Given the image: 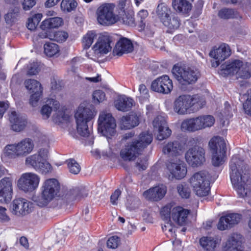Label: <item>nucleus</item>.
<instances>
[{
  "instance_id": "cd10ccee",
  "label": "nucleus",
  "mask_w": 251,
  "mask_h": 251,
  "mask_svg": "<svg viewBox=\"0 0 251 251\" xmlns=\"http://www.w3.org/2000/svg\"><path fill=\"white\" fill-rule=\"evenodd\" d=\"M9 118L11 124V128L14 131H20L24 129L26 125V119L25 117L18 115L15 111L11 113Z\"/></svg>"
},
{
  "instance_id": "7c9ffc66",
  "label": "nucleus",
  "mask_w": 251,
  "mask_h": 251,
  "mask_svg": "<svg viewBox=\"0 0 251 251\" xmlns=\"http://www.w3.org/2000/svg\"><path fill=\"white\" fill-rule=\"evenodd\" d=\"M139 123V117L132 114L122 117L120 120V126L123 129H130L137 126Z\"/></svg>"
},
{
  "instance_id": "f257e3e1",
  "label": "nucleus",
  "mask_w": 251,
  "mask_h": 251,
  "mask_svg": "<svg viewBox=\"0 0 251 251\" xmlns=\"http://www.w3.org/2000/svg\"><path fill=\"white\" fill-rule=\"evenodd\" d=\"M230 177L233 187L240 198L249 196L251 187L247 183L251 170L237 155L232 157L230 163Z\"/></svg>"
},
{
  "instance_id": "a878e982",
  "label": "nucleus",
  "mask_w": 251,
  "mask_h": 251,
  "mask_svg": "<svg viewBox=\"0 0 251 251\" xmlns=\"http://www.w3.org/2000/svg\"><path fill=\"white\" fill-rule=\"evenodd\" d=\"M166 192V187L162 185L150 188L144 192L143 195L145 198L149 200L158 201L164 197Z\"/></svg>"
},
{
  "instance_id": "5701e85b",
  "label": "nucleus",
  "mask_w": 251,
  "mask_h": 251,
  "mask_svg": "<svg viewBox=\"0 0 251 251\" xmlns=\"http://www.w3.org/2000/svg\"><path fill=\"white\" fill-rule=\"evenodd\" d=\"M183 150V146L178 141L168 142L164 146L162 150L163 153L170 157L180 155Z\"/></svg>"
},
{
  "instance_id": "bb28decb",
  "label": "nucleus",
  "mask_w": 251,
  "mask_h": 251,
  "mask_svg": "<svg viewBox=\"0 0 251 251\" xmlns=\"http://www.w3.org/2000/svg\"><path fill=\"white\" fill-rule=\"evenodd\" d=\"M244 63V62L241 60H234L227 65H222L219 73L224 76L229 75H236Z\"/></svg>"
},
{
  "instance_id": "37998d69",
  "label": "nucleus",
  "mask_w": 251,
  "mask_h": 251,
  "mask_svg": "<svg viewBox=\"0 0 251 251\" xmlns=\"http://www.w3.org/2000/svg\"><path fill=\"white\" fill-rule=\"evenodd\" d=\"M212 153V163L216 167L219 166L224 162L226 151H211Z\"/></svg>"
},
{
  "instance_id": "39448f33",
  "label": "nucleus",
  "mask_w": 251,
  "mask_h": 251,
  "mask_svg": "<svg viewBox=\"0 0 251 251\" xmlns=\"http://www.w3.org/2000/svg\"><path fill=\"white\" fill-rule=\"evenodd\" d=\"M174 77L182 85L195 83L200 77L199 70L194 67L175 65L172 70Z\"/></svg>"
},
{
  "instance_id": "393cba45",
  "label": "nucleus",
  "mask_w": 251,
  "mask_h": 251,
  "mask_svg": "<svg viewBox=\"0 0 251 251\" xmlns=\"http://www.w3.org/2000/svg\"><path fill=\"white\" fill-rule=\"evenodd\" d=\"M231 54V50L229 46L223 43L218 48H214L210 52V57L215 60L223 61L228 57Z\"/></svg>"
},
{
  "instance_id": "f3484780",
  "label": "nucleus",
  "mask_w": 251,
  "mask_h": 251,
  "mask_svg": "<svg viewBox=\"0 0 251 251\" xmlns=\"http://www.w3.org/2000/svg\"><path fill=\"white\" fill-rule=\"evenodd\" d=\"M154 131L157 132V139L161 141L168 138L172 131L169 128L165 115H157L152 121Z\"/></svg>"
},
{
  "instance_id": "79ce46f5",
  "label": "nucleus",
  "mask_w": 251,
  "mask_h": 251,
  "mask_svg": "<svg viewBox=\"0 0 251 251\" xmlns=\"http://www.w3.org/2000/svg\"><path fill=\"white\" fill-rule=\"evenodd\" d=\"M251 64L247 62H244L236 75L238 78L248 79L251 76Z\"/></svg>"
},
{
  "instance_id": "338daca9",
  "label": "nucleus",
  "mask_w": 251,
  "mask_h": 251,
  "mask_svg": "<svg viewBox=\"0 0 251 251\" xmlns=\"http://www.w3.org/2000/svg\"><path fill=\"white\" fill-rule=\"evenodd\" d=\"M121 194V191L119 190H116L111 195L110 197V201L113 205L117 204V200Z\"/></svg>"
},
{
  "instance_id": "f03ea898",
  "label": "nucleus",
  "mask_w": 251,
  "mask_h": 251,
  "mask_svg": "<svg viewBox=\"0 0 251 251\" xmlns=\"http://www.w3.org/2000/svg\"><path fill=\"white\" fill-rule=\"evenodd\" d=\"M152 135L148 132L141 133L138 139L127 144L121 151V156L125 160H133L152 141Z\"/></svg>"
},
{
  "instance_id": "e2e57ef3",
  "label": "nucleus",
  "mask_w": 251,
  "mask_h": 251,
  "mask_svg": "<svg viewBox=\"0 0 251 251\" xmlns=\"http://www.w3.org/2000/svg\"><path fill=\"white\" fill-rule=\"evenodd\" d=\"M7 209L1 206H0V223H6L10 221V218L6 214Z\"/></svg>"
},
{
  "instance_id": "6ab92c4d",
  "label": "nucleus",
  "mask_w": 251,
  "mask_h": 251,
  "mask_svg": "<svg viewBox=\"0 0 251 251\" xmlns=\"http://www.w3.org/2000/svg\"><path fill=\"white\" fill-rule=\"evenodd\" d=\"M12 196V181L9 177H4L0 180V202L7 203Z\"/></svg>"
},
{
  "instance_id": "412c9836",
  "label": "nucleus",
  "mask_w": 251,
  "mask_h": 251,
  "mask_svg": "<svg viewBox=\"0 0 251 251\" xmlns=\"http://www.w3.org/2000/svg\"><path fill=\"white\" fill-rule=\"evenodd\" d=\"M12 212L16 215H25L29 213L32 204L26 200L19 198L12 202Z\"/></svg>"
},
{
  "instance_id": "774afa93",
  "label": "nucleus",
  "mask_w": 251,
  "mask_h": 251,
  "mask_svg": "<svg viewBox=\"0 0 251 251\" xmlns=\"http://www.w3.org/2000/svg\"><path fill=\"white\" fill-rule=\"evenodd\" d=\"M36 4V1H23L22 5L24 10H29Z\"/></svg>"
},
{
  "instance_id": "a19ab883",
  "label": "nucleus",
  "mask_w": 251,
  "mask_h": 251,
  "mask_svg": "<svg viewBox=\"0 0 251 251\" xmlns=\"http://www.w3.org/2000/svg\"><path fill=\"white\" fill-rule=\"evenodd\" d=\"M25 88L30 93L43 91V88L40 83L36 80L29 79L25 80L24 82Z\"/></svg>"
},
{
  "instance_id": "2f4dec72",
  "label": "nucleus",
  "mask_w": 251,
  "mask_h": 251,
  "mask_svg": "<svg viewBox=\"0 0 251 251\" xmlns=\"http://www.w3.org/2000/svg\"><path fill=\"white\" fill-rule=\"evenodd\" d=\"M86 191L83 188H75L67 192L65 198L69 201H79L87 196Z\"/></svg>"
},
{
  "instance_id": "20e7f679",
  "label": "nucleus",
  "mask_w": 251,
  "mask_h": 251,
  "mask_svg": "<svg viewBox=\"0 0 251 251\" xmlns=\"http://www.w3.org/2000/svg\"><path fill=\"white\" fill-rule=\"evenodd\" d=\"M210 174L202 171L194 173L189 178V182L196 195L201 197L207 196L210 192Z\"/></svg>"
},
{
  "instance_id": "052dcab7",
  "label": "nucleus",
  "mask_w": 251,
  "mask_h": 251,
  "mask_svg": "<svg viewBox=\"0 0 251 251\" xmlns=\"http://www.w3.org/2000/svg\"><path fill=\"white\" fill-rule=\"evenodd\" d=\"M105 95L104 93L100 90H97L94 91L93 94V98L95 102L99 103L103 101L105 99Z\"/></svg>"
},
{
  "instance_id": "8fccbe9b",
  "label": "nucleus",
  "mask_w": 251,
  "mask_h": 251,
  "mask_svg": "<svg viewBox=\"0 0 251 251\" xmlns=\"http://www.w3.org/2000/svg\"><path fill=\"white\" fill-rule=\"evenodd\" d=\"M50 37L51 40H54L57 42H63L65 41L68 38V34L67 32L63 31H57L52 32Z\"/></svg>"
},
{
  "instance_id": "aec40b11",
  "label": "nucleus",
  "mask_w": 251,
  "mask_h": 251,
  "mask_svg": "<svg viewBox=\"0 0 251 251\" xmlns=\"http://www.w3.org/2000/svg\"><path fill=\"white\" fill-rule=\"evenodd\" d=\"M242 215L237 213H231L221 217L217 227L219 230H224L238 224L241 221Z\"/></svg>"
},
{
  "instance_id": "c03bdc74",
  "label": "nucleus",
  "mask_w": 251,
  "mask_h": 251,
  "mask_svg": "<svg viewBox=\"0 0 251 251\" xmlns=\"http://www.w3.org/2000/svg\"><path fill=\"white\" fill-rule=\"evenodd\" d=\"M97 37V34L95 30L88 31L83 36L82 44L84 49H88L94 42V40Z\"/></svg>"
},
{
  "instance_id": "423d86ee",
  "label": "nucleus",
  "mask_w": 251,
  "mask_h": 251,
  "mask_svg": "<svg viewBox=\"0 0 251 251\" xmlns=\"http://www.w3.org/2000/svg\"><path fill=\"white\" fill-rule=\"evenodd\" d=\"M59 189V184L57 179L50 178L46 180L42 187L41 195L35 198V202L41 207L47 205L57 195Z\"/></svg>"
},
{
  "instance_id": "9d476101",
  "label": "nucleus",
  "mask_w": 251,
  "mask_h": 251,
  "mask_svg": "<svg viewBox=\"0 0 251 251\" xmlns=\"http://www.w3.org/2000/svg\"><path fill=\"white\" fill-rule=\"evenodd\" d=\"M215 119L211 115H203L183 121L181 125L182 131H195L213 126Z\"/></svg>"
},
{
  "instance_id": "473e14b6",
  "label": "nucleus",
  "mask_w": 251,
  "mask_h": 251,
  "mask_svg": "<svg viewBox=\"0 0 251 251\" xmlns=\"http://www.w3.org/2000/svg\"><path fill=\"white\" fill-rule=\"evenodd\" d=\"M54 104V110H57L60 106L59 102L54 99H48L46 100L45 104L42 106L41 109V114L44 119H48L53 110L50 107L48 106V104Z\"/></svg>"
},
{
  "instance_id": "2eb2a0df",
  "label": "nucleus",
  "mask_w": 251,
  "mask_h": 251,
  "mask_svg": "<svg viewBox=\"0 0 251 251\" xmlns=\"http://www.w3.org/2000/svg\"><path fill=\"white\" fill-rule=\"evenodd\" d=\"M185 157L187 162L191 166H199L205 161V150L201 147L194 146L186 151Z\"/></svg>"
},
{
  "instance_id": "ddd939ff",
  "label": "nucleus",
  "mask_w": 251,
  "mask_h": 251,
  "mask_svg": "<svg viewBox=\"0 0 251 251\" xmlns=\"http://www.w3.org/2000/svg\"><path fill=\"white\" fill-rule=\"evenodd\" d=\"M118 35L108 32H103L100 34L97 43L93 47V50L97 55L107 54L112 49L113 45Z\"/></svg>"
},
{
  "instance_id": "72a5a7b5",
  "label": "nucleus",
  "mask_w": 251,
  "mask_h": 251,
  "mask_svg": "<svg viewBox=\"0 0 251 251\" xmlns=\"http://www.w3.org/2000/svg\"><path fill=\"white\" fill-rule=\"evenodd\" d=\"M209 146L211 151H226V144L224 139L219 136H215L211 139Z\"/></svg>"
},
{
  "instance_id": "680f3d73",
  "label": "nucleus",
  "mask_w": 251,
  "mask_h": 251,
  "mask_svg": "<svg viewBox=\"0 0 251 251\" xmlns=\"http://www.w3.org/2000/svg\"><path fill=\"white\" fill-rule=\"evenodd\" d=\"M139 91L140 92V96L139 97L141 100L148 99L149 97V91L144 84H141L139 85Z\"/></svg>"
},
{
  "instance_id": "1a4fd4ad",
  "label": "nucleus",
  "mask_w": 251,
  "mask_h": 251,
  "mask_svg": "<svg viewBox=\"0 0 251 251\" xmlns=\"http://www.w3.org/2000/svg\"><path fill=\"white\" fill-rule=\"evenodd\" d=\"M98 125L99 132L107 138H110L116 134V121L110 112L106 110L101 111L99 114Z\"/></svg>"
},
{
  "instance_id": "4468645a",
  "label": "nucleus",
  "mask_w": 251,
  "mask_h": 251,
  "mask_svg": "<svg viewBox=\"0 0 251 251\" xmlns=\"http://www.w3.org/2000/svg\"><path fill=\"white\" fill-rule=\"evenodd\" d=\"M40 178L36 174L26 173L22 175L17 185L19 188L25 192H32L38 187Z\"/></svg>"
},
{
  "instance_id": "f8f14e48",
  "label": "nucleus",
  "mask_w": 251,
  "mask_h": 251,
  "mask_svg": "<svg viewBox=\"0 0 251 251\" xmlns=\"http://www.w3.org/2000/svg\"><path fill=\"white\" fill-rule=\"evenodd\" d=\"M205 103L204 100L200 102L196 98L188 95H183L180 96L175 101L174 110L179 115H184L187 113L188 110L191 106H194L199 109L202 107Z\"/></svg>"
},
{
  "instance_id": "6e6d98bb",
  "label": "nucleus",
  "mask_w": 251,
  "mask_h": 251,
  "mask_svg": "<svg viewBox=\"0 0 251 251\" xmlns=\"http://www.w3.org/2000/svg\"><path fill=\"white\" fill-rule=\"evenodd\" d=\"M123 15V16L122 17V20L124 24L129 26H133L135 25L133 14L131 12L127 14L125 13Z\"/></svg>"
},
{
  "instance_id": "de8ad7c7",
  "label": "nucleus",
  "mask_w": 251,
  "mask_h": 251,
  "mask_svg": "<svg viewBox=\"0 0 251 251\" xmlns=\"http://www.w3.org/2000/svg\"><path fill=\"white\" fill-rule=\"evenodd\" d=\"M42 18V15L41 14H36L32 17L29 18L27 23V28L30 30H34L38 25Z\"/></svg>"
},
{
  "instance_id": "0e129e2a",
  "label": "nucleus",
  "mask_w": 251,
  "mask_h": 251,
  "mask_svg": "<svg viewBox=\"0 0 251 251\" xmlns=\"http://www.w3.org/2000/svg\"><path fill=\"white\" fill-rule=\"evenodd\" d=\"M40 71V68L38 63H33L30 64L27 72V75H33L37 74Z\"/></svg>"
},
{
  "instance_id": "58836bf2",
  "label": "nucleus",
  "mask_w": 251,
  "mask_h": 251,
  "mask_svg": "<svg viewBox=\"0 0 251 251\" xmlns=\"http://www.w3.org/2000/svg\"><path fill=\"white\" fill-rule=\"evenodd\" d=\"M156 15L162 23L172 13L170 9L164 3L158 4L156 10Z\"/></svg>"
},
{
  "instance_id": "9b49d317",
  "label": "nucleus",
  "mask_w": 251,
  "mask_h": 251,
  "mask_svg": "<svg viewBox=\"0 0 251 251\" xmlns=\"http://www.w3.org/2000/svg\"><path fill=\"white\" fill-rule=\"evenodd\" d=\"M33 148L32 140L25 138L17 144L7 145L3 150V153L7 156H24L30 153Z\"/></svg>"
},
{
  "instance_id": "7ed1b4c3",
  "label": "nucleus",
  "mask_w": 251,
  "mask_h": 251,
  "mask_svg": "<svg viewBox=\"0 0 251 251\" xmlns=\"http://www.w3.org/2000/svg\"><path fill=\"white\" fill-rule=\"evenodd\" d=\"M97 111L93 105L81 103L78 106L75 117L78 133L82 136L87 137L90 134L87 123L94 118Z\"/></svg>"
},
{
  "instance_id": "4be33fe9",
  "label": "nucleus",
  "mask_w": 251,
  "mask_h": 251,
  "mask_svg": "<svg viewBox=\"0 0 251 251\" xmlns=\"http://www.w3.org/2000/svg\"><path fill=\"white\" fill-rule=\"evenodd\" d=\"M133 45L130 40L121 37L116 43L113 49L114 54L121 56L124 53L131 52L133 50Z\"/></svg>"
},
{
  "instance_id": "864d4df0",
  "label": "nucleus",
  "mask_w": 251,
  "mask_h": 251,
  "mask_svg": "<svg viewBox=\"0 0 251 251\" xmlns=\"http://www.w3.org/2000/svg\"><path fill=\"white\" fill-rule=\"evenodd\" d=\"M218 16L221 19H232L235 16V12L232 9L223 8L219 11Z\"/></svg>"
},
{
  "instance_id": "09e8293b",
  "label": "nucleus",
  "mask_w": 251,
  "mask_h": 251,
  "mask_svg": "<svg viewBox=\"0 0 251 251\" xmlns=\"http://www.w3.org/2000/svg\"><path fill=\"white\" fill-rule=\"evenodd\" d=\"M19 8H18L15 7L14 9L11 10L4 16L6 23L7 24H11L15 22L19 16Z\"/></svg>"
},
{
  "instance_id": "f704fd0d",
  "label": "nucleus",
  "mask_w": 251,
  "mask_h": 251,
  "mask_svg": "<svg viewBox=\"0 0 251 251\" xmlns=\"http://www.w3.org/2000/svg\"><path fill=\"white\" fill-rule=\"evenodd\" d=\"M162 24L171 30H176L180 26L181 20L176 14L172 13Z\"/></svg>"
},
{
  "instance_id": "4c0bfd02",
  "label": "nucleus",
  "mask_w": 251,
  "mask_h": 251,
  "mask_svg": "<svg viewBox=\"0 0 251 251\" xmlns=\"http://www.w3.org/2000/svg\"><path fill=\"white\" fill-rule=\"evenodd\" d=\"M62 22V19L59 17L50 18L42 22L41 28L44 30L56 28L60 26Z\"/></svg>"
},
{
  "instance_id": "c756f323",
  "label": "nucleus",
  "mask_w": 251,
  "mask_h": 251,
  "mask_svg": "<svg viewBox=\"0 0 251 251\" xmlns=\"http://www.w3.org/2000/svg\"><path fill=\"white\" fill-rule=\"evenodd\" d=\"M134 103L133 99L122 96L119 97L115 101V106L118 110L127 111L131 109Z\"/></svg>"
},
{
  "instance_id": "603ef678",
  "label": "nucleus",
  "mask_w": 251,
  "mask_h": 251,
  "mask_svg": "<svg viewBox=\"0 0 251 251\" xmlns=\"http://www.w3.org/2000/svg\"><path fill=\"white\" fill-rule=\"evenodd\" d=\"M70 172L74 174H77L81 170L79 164L74 159H69L66 161Z\"/></svg>"
},
{
  "instance_id": "a18cd8bd",
  "label": "nucleus",
  "mask_w": 251,
  "mask_h": 251,
  "mask_svg": "<svg viewBox=\"0 0 251 251\" xmlns=\"http://www.w3.org/2000/svg\"><path fill=\"white\" fill-rule=\"evenodd\" d=\"M44 53L49 57L53 56L59 53L58 46L53 43H48L44 45Z\"/></svg>"
},
{
  "instance_id": "a211bd4d",
  "label": "nucleus",
  "mask_w": 251,
  "mask_h": 251,
  "mask_svg": "<svg viewBox=\"0 0 251 251\" xmlns=\"http://www.w3.org/2000/svg\"><path fill=\"white\" fill-rule=\"evenodd\" d=\"M173 87L172 80L166 75L160 76L153 81L151 85L153 91L163 94L170 93Z\"/></svg>"
},
{
  "instance_id": "dca6fc26",
  "label": "nucleus",
  "mask_w": 251,
  "mask_h": 251,
  "mask_svg": "<svg viewBox=\"0 0 251 251\" xmlns=\"http://www.w3.org/2000/svg\"><path fill=\"white\" fill-rule=\"evenodd\" d=\"M167 169L170 173L169 179L176 178L180 179L186 175L187 167L182 161L176 158L168 162L167 165Z\"/></svg>"
},
{
  "instance_id": "6e6552de",
  "label": "nucleus",
  "mask_w": 251,
  "mask_h": 251,
  "mask_svg": "<svg viewBox=\"0 0 251 251\" xmlns=\"http://www.w3.org/2000/svg\"><path fill=\"white\" fill-rule=\"evenodd\" d=\"M115 5L113 3H104L97 10L98 22L101 25L109 26L120 20V17L115 12Z\"/></svg>"
},
{
  "instance_id": "e433bc0d",
  "label": "nucleus",
  "mask_w": 251,
  "mask_h": 251,
  "mask_svg": "<svg viewBox=\"0 0 251 251\" xmlns=\"http://www.w3.org/2000/svg\"><path fill=\"white\" fill-rule=\"evenodd\" d=\"M200 244L203 251H215L217 243L212 237H202L200 240Z\"/></svg>"
},
{
  "instance_id": "0eeeda50",
  "label": "nucleus",
  "mask_w": 251,
  "mask_h": 251,
  "mask_svg": "<svg viewBox=\"0 0 251 251\" xmlns=\"http://www.w3.org/2000/svg\"><path fill=\"white\" fill-rule=\"evenodd\" d=\"M48 153L47 148L41 149L37 153L27 157L25 159V163L42 174L49 173L51 171V166L47 161Z\"/></svg>"
},
{
  "instance_id": "13d9d810",
  "label": "nucleus",
  "mask_w": 251,
  "mask_h": 251,
  "mask_svg": "<svg viewBox=\"0 0 251 251\" xmlns=\"http://www.w3.org/2000/svg\"><path fill=\"white\" fill-rule=\"evenodd\" d=\"M29 99V103L33 106L37 105L38 102L40 99L42 98L43 91H38L37 92L32 93Z\"/></svg>"
},
{
  "instance_id": "bf43d9fd",
  "label": "nucleus",
  "mask_w": 251,
  "mask_h": 251,
  "mask_svg": "<svg viewBox=\"0 0 251 251\" xmlns=\"http://www.w3.org/2000/svg\"><path fill=\"white\" fill-rule=\"evenodd\" d=\"M171 212L172 213V211H171L170 206L167 205L163 207L160 211L162 219L167 222H170Z\"/></svg>"
},
{
  "instance_id": "49530a36",
  "label": "nucleus",
  "mask_w": 251,
  "mask_h": 251,
  "mask_svg": "<svg viewBox=\"0 0 251 251\" xmlns=\"http://www.w3.org/2000/svg\"><path fill=\"white\" fill-rule=\"evenodd\" d=\"M115 5V11L118 12V15L121 17V15L125 13L126 11L131 7L130 1H119L118 3ZM121 17H120L121 18Z\"/></svg>"
},
{
  "instance_id": "5fc2aeb1",
  "label": "nucleus",
  "mask_w": 251,
  "mask_h": 251,
  "mask_svg": "<svg viewBox=\"0 0 251 251\" xmlns=\"http://www.w3.org/2000/svg\"><path fill=\"white\" fill-rule=\"evenodd\" d=\"M177 190L180 196L183 199L189 198L191 191L188 187L185 184H179L177 186Z\"/></svg>"
},
{
  "instance_id": "c85d7f7f",
  "label": "nucleus",
  "mask_w": 251,
  "mask_h": 251,
  "mask_svg": "<svg viewBox=\"0 0 251 251\" xmlns=\"http://www.w3.org/2000/svg\"><path fill=\"white\" fill-rule=\"evenodd\" d=\"M189 214V210L180 206L174 207L172 210L173 220L179 225H183L186 223Z\"/></svg>"
},
{
  "instance_id": "3c124183",
  "label": "nucleus",
  "mask_w": 251,
  "mask_h": 251,
  "mask_svg": "<svg viewBox=\"0 0 251 251\" xmlns=\"http://www.w3.org/2000/svg\"><path fill=\"white\" fill-rule=\"evenodd\" d=\"M77 5L76 1H61L60 7L64 12H69L75 9Z\"/></svg>"
},
{
  "instance_id": "b1692460",
  "label": "nucleus",
  "mask_w": 251,
  "mask_h": 251,
  "mask_svg": "<svg viewBox=\"0 0 251 251\" xmlns=\"http://www.w3.org/2000/svg\"><path fill=\"white\" fill-rule=\"evenodd\" d=\"M243 237L240 234L234 233L231 234L224 246V251H235L241 250L240 248L243 243Z\"/></svg>"
},
{
  "instance_id": "69168bd1",
  "label": "nucleus",
  "mask_w": 251,
  "mask_h": 251,
  "mask_svg": "<svg viewBox=\"0 0 251 251\" xmlns=\"http://www.w3.org/2000/svg\"><path fill=\"white\" fill-rule=\"evenodd\" d=\"M51 89L53 92H57L62 89V86L59 81H57L54 79H52L50 83Z\"/></svg>"
},
{
  "instance_id": "c9c22d12",
  "label": "nucleus",
  "mask_w": 251,
  "mask_h": 251,
  "mask_svg": "<svg viewBox=\"0 0 251 251\" xmlns=\"http://www.w3.org/2000/svg\"><path fill=\"white\" fill-rule=\"evenodd\" d=\"M172 6L176 12L187 14L191 10L192 4L189 1H173Z\"/></svg>"
},
{
  "instance_id": "4d7b16f0",
  "label": "nucleus",
  "mask_w": 251,
  "mask_h": 251,
  "mask_svg": "<svg viewBox=\"0 0 251 251\" xmlns=\"http://www.w3.org/2000/svg\"><path fill=\"white\" fill-rule=\"evenodd\" d=\"M120 243V239L117 236L110 237L107 241V246L110 249H116Z\"/></svg>"
},
{
  "instance_id": "ea45409f",
  "label": "nucleus",
  "mask_w": 251,
  "mask_h": 251,
  "mask_svg": "<svg viewBox=\"0 0 251 251\" xmlns=\"http://www.w3.org/2000/svg\"><path fill=\"white\" fill-rule=\"evenodd\" d=\"M241 99L244 100L242 102L244 112L251 117V88L243 95Z\"/></svg>"
}]
</instances>
